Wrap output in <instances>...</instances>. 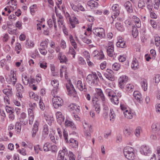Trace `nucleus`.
<instances>
[{
	"label": "nucleus",
	"instance_id": "1",
	"mask_svg": "<svg viewBox=\"0 0 160 160\" xmlns=\"http://www.w3.org/2000/svg\"><path fill=\"white\" fill-rule=\"evenodd\" d=\"M133 149L128 147L125 148L123 150V153L125 157L129 160H133L135 157Z\"/></svg>",
	"mask_w": 160,
	"mask_h": 160
},
{
	"label": "nucleus",
	"instance_id": "2",
	"mask_svg": "<svg viewBox=\"0 0 160 160\" xmlns=\"http://www.w3.org/2000/svg\"><path fill=\"white\" fill-rule=\"evenodd\" d=\"M53 106L55 108H58L59 107L63 105V102L62 99L59 97L54 98L52 99Z\"/></svg>",
	"mask_w": 160,
	"mask_h": 160
},
{
	"label": "nucleus",
	"instance_id": "3",
	"mask_svg": "<svg viewBox=\"0 0 160 160\" xmlns=\"http://www.w3.org/2000/svg\"><path fill=\"white\" fill-rule=\"evenodd\" d=\"M66 87L68 92V94L69 96L75 97L77 92L72 83L69 82L68 84H66Z\"/></svg>",
	"mask_w": 160,
	"mask_h": 160
},
{
	"label": "nucleus",
	"instance_id": "4",
	"mask_svg": "<svg viewBox=\"0 0 160 160\" xmlns=\"http://www.w3.org/2000/svg\"><path fill=\"white\" fill-rule=\"evenodd\" d=\"M140 152L141 154L145 155H148L151 153V151L148 146L143 145L140 147Z\"/></svg>",
	"mask_w": 160,
	"mask_h": 160
},
{
	"label": "nucleus",
	"instance_id": "5",
	"mask_svg": "<svg viewBox=\"0 0 160 160\" xmlns=\"http://www.w3.org/2000/svg\"><path fill=\"white\" fill-rule=\"evenodd\" d=\"M128 80V77L127 76H124L120 77L118 79V85L121 88H124V85Z\"/></svg>",
	"mask_w": 160,
	"mask_h": 160
},
{
	"label": "nucleus",
	"instance_id": "6",
	"mask_svg": "<svg viewBox=\"0 0 160 160\" xmlns=\"http://www.w3.org/2000/svg\"><path fill=\"white\" fill-rule=\"evenodd\" d=\"M107 73H105L104 75L107 78L111 81H114L115 78L113 75V72L111 69H107L106 70Z\"/></svg>",
	"mask_w": 160,
	"mask_h": 160
},
{
	"label": "nucleus",
	"instance_id": "7",
	"mask_svg": "<svg viewBox=\"0 0 160 160\" xmlns=\"http://www.w3.org/2000/svg\"><path fill=\"white\" fill-rule=\"evenodd\" d=\"M114 48L113 43L112 42H110L108 43V46L107 50L108 55L110 57L113 56V52H114Z\"/></svg>",
	"mask_w": 160,
	"mask_h": 160
},
{
	"label": "nucleus",
	"instance_id": "8",
	"mask_svg": "<svg viewBox=\"0 0 160 160\" xmlns=\"http://www.w3.org/2000/svg\"><path fill=\"white\" fill-rule=\"evenodd\" d=\"M124 6L127 12L129 13H131L133 12V9L131 3L129 1L125 3Z\"/></svg>",
	"mask_w": 160,
	"mask_h": 160
},
{
	"label": "nucleus",
	"instance_id": "9",
	"mask_svg": "<svg viewBox=\"0 0 160 160\" xmlns=\"http://www.w3.org/2000/svg\"><path fill=\"white\" fill-rule=\"evenodd\" d=\"M133 96L138 102L141 103L142 102V98L141 96V94L138 91H136L134 92Z\"/></svg>",
	"mask_w": 160,
	"mask_h": 160
},
{
	"label": "nucleus",
	"instance_id": "10",
	"mask_svg": "<svg viewBox=\"0 0 160 160\" xmlns=\"http://www.w3.org/2000/svg\"><path fill=\"white\" fill-rule=\"evenodd\" d=\"M152 131L154 133L158 132L160 130L159 124L154 123L152 125Z\"/></svg>",
	"mask_w": 160,
	"mask_h": 160
},
{
	"label": "nucleus",
	"instance_id": "11",
	"mask_svg": "<svg viewBox=\"0 0 160 160\" xmlns=\"http://www.w3.org/2000/svg\"><path fill=\"white\" fill-rule=\"evenodd\" d=\"M58 58L60 61L61 63H66L68 61L66 57L60 52L58 55Z\"/></svg>",
	"mask_w": 160,
	"mask_h": 160
},
{
	"label": "nucleus",
	"instance_id": "12",
	"mask_svg": "<svg viewBox=\"0 0 160 160\" xmlns=\"http://www.w3.org/2000/svg\"><path fill=\"white\" fill-rule=\"evenodd\" d=\"M56 116L57 118L58 122L60 123L64 122V117L63 116L60 112H58L56 113Z\"/></svg>",
	"mask_w": 160,
	"mask_h": 160
},
{
	"label": "nucleus",
	"instance_id": "13",
	"mask_svg": "<svg viewBox=\"0 0 160 160\" xmlns=\"http://www.w3.org/2000/svg\"><path fill=\"white\" fill-rule=\"evenodd\" d=\"M69 144L73 148H77L78 146V142L77 140H75L72 138L70 139Z\"/></svg>",
	"mask_w": 160,
	"mask_h": 160
},
{
	"label": "nucleus",
	"instance_id": "14",
	"mask_svg": "<svg viewBox=\"0 0 160 160\" xmlns=\"http://www.w3.org/2000/svg\"><path fill=\"white\" fill-rule=\"evenodd\" d=\"M97 96H100V98L103 102L105 101V98L101 89L98 88L96 91Z\"/></svg>",
	"mask_w": 160,
	"mask_h": 160
},
{
	"label": "nucleus",
	"instance_id": "15",
	"mask_svg": "<svg viewBox=\"0 0 160 160\" xmlns=\"http://www.w3.org/2000/svg\"><path fill=\"white\" fill-rule=\"evenodd\" d=\"M98 2L94 0H90L87 2V5L92 9L93 8L97 7L98 6Z\"/></svg>",
	"mask_w": 160,
	"mask_h": 160
},
{
	"label": "nucleus",
	"instance_id": "16",
	"mask_svg": "<svg viewBox=\"0 0 160 160\" xmlns=\"http://www.w3.org/2000/svg\"><path fill=\"white\" fill-rule=\"evenodd\" d=\"M65 124L66 126L71 128L73 130H75L76 129L75 125L72 122L66 119Z\"/></svg>",
	"mask_w": 160,
	"mask_h": 160
},
{
	"label": "nucleus",
	"instance_id": "17",
	"mask_svg": "<svg viewBox=\"0 0 160 160\" xmlns=\"http://www.w3.org/2000/svg\"><path fill=\"white\" fill-rule=\"evenodd\" d=\"M118 5L117 4L113 5L112 7V10L115 12L113 13L115 18L119 14V11L118 10Z\"/></svg>",
	"mask_w": 160,
	"mask_h": 160
},
{
	"label": "nucleus",
	"instance_id": "18",
	"mask_svg": "<svg viewBox=\"0 0 160 160\" xmlns=\"http://www.w3.org/2000/svg\"><path fill=\"white\" fill-rule=\"evenodd\" d=\"M141 84L143 89L144 91H146L148 88V83L147 80L144 79H143L141 82Z\"/></svg>",
	"mask_w": 160,
	"mask_h": 160
},
{
	"label": "nucleus",
	"instance_id": "19",
	"mask_svg": "<svg viewBox=\"0 0 160 160\" xmlns=\"http://www.w3.org/2000/svg\"><path fill=\"white\" fill-rule=\"evenodd\" d=\"M92 74L93 78V84L96 85L98 84V82L99 81V79L95 72H92Z\"/></svg>",
	"mask_w": 160,
	"mask_h": 160
},
{
	"label": "nucleus",
	"instance_id": "20",
	"mask_svg": "<svg viewBox=\"0 0 160 160\" xmlns=\"http://www.w3.org/2000/svg\"><path fill=\"white\" fill-rule=\"evenodd\" d=\"M99 29H100V31L98 32V33L96 35L101 38H104L105 37L104 30L102 28H101Z\"/></svg>",
	"mask_w": 160,
	"mask_h": 160
},
{
	"label": "nucleus",
	"instance_id": "21",
	"mask_svg": "<svg viewBox=\"0 0 160 160\" xmlns=\"http://www.w3.org/2000/svg\"><path fill=\"white\" fill-rule=\"evenodd\" d=\"M112 102H113L114 104H118L119 103L118 99V96L116 95H112V97L110 98Z\"/></svg>",
	"mask_w": 160,
	"mask_h": 160
},
{
	"label": "nucleus",
	"instance_id": "22",
	"mask_svg": "<svg viewBox=\"0 0 160 160\" xmlns=\"http://www.w3.org/2000/svg\"><path fill=\"white\" fill-rule=\"evenodd\" d=\"M132 32L133 37L134 38H136L137 36L138 33V30L134 25L132 26Z\"/></svg>",
	"mask_w": 160,
	"mask_h": 160
},
{
	"label": "nucleus",
	"instance_id": "23",
	"mask_svg": "<svg viewBox=\"0 0 160 160\" xmlns=\"http://www.w3.org/2000/svg\"><path fill=\"white\" fill-rule=\"evenodd\" d=\"M77 86L78 88L81 91H82L83 89H86V88L85 87V86H84V88L83 87V85L82 82L80 80H78L77 82Z\"/></svg>",
	"mask_w": 160,
	"mask_h": 160
},
{
	"label": "nucleus",
	"instance_id": "24",
	"mask_svg": "<svg viewBox=\"0 0 160 160\" xmlns=\"http://www.w3.org/2000/svg\"><path fill=\"white\" fill-rule=\"evenodd\" d=\"M116 45L118 47L124 48L126 47L125 42L122 40H120L116 43Z\"/></svg>",
	"mask_w": 160,
	"mask_h": 160
},
{
	"label": "nucleus",
	"instance_id": "25",
	"mask_svg": "<svg viewBox=\"0 0 160 160\" xmlns=\"http://www.w3.org/2000/svg\"><path fill=\"white\" fill-rule=\"evenodd\" d=\"M58 160H68L65 157L64 154L62 151L59 152Z\"/></svg>",
	"mask_w": 160,
	"mask_h": 160
},
{
	"label": "nucleus",
	"instance_id": "26",
	"mask_svg": "<svg viewBox=\"0 0 160 160\" xmlns=\"http://www.w3.org/2000/svg\"><path fill=\"white\" fill-rule=\"evenodd\" d=\"M18 92H23L24 91V88L22 85L20 83H18L16 86Z\"/></svg>",
	"mask_w": 160,
	"mask_h": 160
},
{
	"label": "nucleus",
	"instance_id": "27",
	"mask_svg": "<svg viewBox=\"0 0 160 160\" xmlns=\"http://www.w3.org/2000/svg\"><path fill=\"white\" fill-rule=\"evenodd\" d=\"M38 130V126L36 124H34L33 125V128L32 129V136L33 138L35 137L36 135V133Z\"/></svg>",
	"mask_w": 160,
	"mask_h": 160
},
{
	"label": "nucleus",
	"instance_id": "28",
	"mask_svg": "<svg viewBox=\"0 0 160 160\" xmlns=\"http://www.w3.org/2000/svg\"><path fill=\"white\" fill-rule=\"evenodd\" d=\"M15 129L17 132V133H20L21 129V123L18 122H17L15 125Z\"/></svg>",
	"mask_w": 160,
	"mask_h": 160
},
{
	"label": "nucleus",
	"instance_id": "29",
	"mask_svg": "<svg viewBox=\"0 0 160 160\" xmlns=\"http://www.w3.org/2000/svg\"><path fill=\"white\" fill-rule=\"evenodd\" d=\"M115 26L119 31L122 32L124 30V28L122 25L120 23H116L115 24Z\"/></svg>",
	"mask_w": 160,
	"mask_h": 160
},
{
	"label": "nucleus",
	"instance_id": "30",
	"mask_svg": "<svg viewBox=\"0 0 160 160\" xmlns=\"http://www.w3.org/2000/svg\"><path fill=\"white\" fill-rule=\"evenodd\" d=\"M51 145L49 142H46L43 145V150L45 152H48L50 150Z\"/></svg>",
	"mask_w": 160,
	"mask_h": 160
},
{
	"label": "nucleus",
	"instance_id": "31",
	"mask_svg": "<svg viewBox=\"0 0 160 160\" xmlns=\"http://www.w3.org/2000/svg\"><path fill=\"white\" fill-rule=\"evenodd\" d=\"M93 78L92 74H89L87 76L86 78L87 81L88 83H91V84H92Z\"/></svg>",
	"mask_w": 160,
	"mask_h": 160
},
{
	"label": "nucleus",
	"instance_id": "32",
	"mask_svg": "<svg viewBox=\"0 0 160 160\" xmlns=\"http://www.w3.org/2000/svg\"><path fill=\"white\" fill-rule=\"evenodd\" d=\"M3 92L7 96L12 95V89H4L3 90Z\"/></svg>",
	"mask_w": 160,
	"mask_h": 160
},
{
	"label": "nucleus",
	"instance_id": "33",
	"mask_svg": "<svg viewBox=\"0 0 160 160\" xmlns=\"http://www.w3.org/2000/svg\"><path fill=\"white\" fill-rule=\"evenodd\" d=\"M85 53H87V56L86 57L88 58L86 59V60L88 63V64L90 67H92L94 65V64L92 62L90 61L89 59L88 58H89L90 57L89 53L86 52H85Z\"/></svg>",
	"mask_w": 160,
	"mask_h": 160
},
{
	"label": "nucleus",
	"instance_id": "34",
	"mask_svg": "<svg viewBox=\"0 0 160 160\" xmlns=\"http://www.w3.org/2000/svg\"><path fill=\"white\" fill-rule=\"evenodd\" d=\"M51 84L53 86L54 88H58L59 82L57 80H53L51 81Z\"/></svg>",
	"mask_w": 160,
	"mask_h": 160
},
{
	"label": "nucleus",
	"instance_id": "35",
	"mask_svg": "<svg viewBox=\"0 0 160 160\" xmlns=\"http://www.w3.org/2000/svg\"><path fill=\"white\" fill-rule=\"evenodd\" d=\"M22 81L23 83L25 85H27L29 82V80L26 76H25L24 77L22 76Z\"/></svg>",
	"mask_w": 160,
	"mask_h": 160
},
{
	"label": "nucleus",
	"instance_id": "36",
	"mask_svg": "<svg viewBox=\"0 0 160 160\" xmlns=\"http://www.w3.org/2000/svg\"><path fill=\"white\" fill-rule=\"evenodd\" d=\"M138 60L136 59H135L132 62L131 67L133 68H138Z\"/></svg>",
	"mask_w": 160,
	"mask_h": 160
},
{
	"label": "nucleus",
	"instance_id": "37",
	"mask_svg": "<svg viewBox=\"0 0 160 160\" xmlns=\"http://www.w3.org/2000/svg\"><path fill=\"white\" fill-rule=\"evenodd\" d=\"M48 41V40L47 39L41 42L40 46L42 47V48H47Z\"/></svg>",
	"mask_w": 160,
	"mask_h": 160
},
{
	"label": "nucleus",
	"instance_id": "38",
	"mask_svg": "<svg viewBox=\"0 0 160 160\" xmlns=\"http://www.w3.org/2000/svg\"><path fill=\"white\" fill-rule=\"evenodd\" d=\"M34 81H35V80L32 78L31 81H30L29 82V86L31 88L32 87V89L34 90H36L37 89V87L35 85L33 84L34 82Z\"/></svg>",
	"mask_w": 160,
	"mask_h": 160
},
{
	"label": "nucleus",
	"instance_id": "39",
	"mask_svg": "<svg viewBox=\"0 0 160 160\" xmlns=\"http://www.w3.org/2000/svg\"><path fill=\"white\" fill-rule=\"evenodd\" d=\"M120 65L117 63H115L112 65V68L115 71H118Z\"/></svg>",
	"mask_w": 160,
	"mask_h": 160
},
{
	"label": "nucleus",
	"instance_id": "40",
	"mask_svg": "<svg viewBox=\"0 0 160 160\" xmlns=\"http://www.w3.org/2000/svg\"><path fill=\"white\" fill-rule=\"evenodd\" d=\"M110 112V120H111L112 119H114V118H115V115L113 109H111Z\"/></svg>",
	"mask_w": 160,
	"mask_h": 160
},
{
	"label": "nucleus",
	"instance_id": "41",
	"mask_svg": "<svg viewBox=\"0 0 160 160\" xmlns=\"http://www.w3.org/2000/svg\"><path fill=\"white\" fill-rule=\"evenodd\" d=\"M155 44L157 47H158L160 44V38L156 37L155 38Z\"/></svg>",
	"mask_w": 160,
	"mask_h": 160
},
{
	"label": "nucleus",
	"instance_id": "42",
	"mask_svg": "<svg viewBox=\"0 0 160 160\" xmlns=\"http://www.w3.org/2000/svg\"><path fill=\"white\" fill-rule=\"evenodd\" d=\"M155 4H154V7L155 9L158 10L160 4V0H154Z\"/></svg>",
	"mask_w": 160,
	"mask_h": 160
},
{
	"label": "nucleus",
	"instance_id": "43",
	"mask_svg": "<svg viewBox=\"0 0 160 160\" xmlns=\"http://www.w3.org/2000/svg\"><path fill=\"white\" fill-rule=\"evenodd\" d=\"M132 132V131L130 129H128V128H126L124 131V134L127 136H129L130 134Z\"/></svg>",
	"mask_w": 160,
	"mask_h": 160
},
{
	"label": "nucleus",
	"instance_id": "44",
	"mask_svg": "<svg viewBox=\"0 0 160 160\" xmlns=\"http://www.w3.org/2000/svg\"><path fill=\"white\" fill-rule=\"evenodd\" d=\"M21 44L20 43H18L15 47V50L17 51V54L19 53L20 51L21 50Z\"/></svg>",
	"mask_w": 160,
	"mask_h": 160
},
{
	"label": "nucleus",
	"instance_id": "45",
	"mask_svg": "<svg viewBox=\"0 0 160 160\" xmlns=\"http://www.w3.org/2000/svg\"><path fill=\"white\" fill-rule=\"evenodd\" d=\"M141 129V127L139 126L137 127L136 129L135 134L137 137H138L140 136V133Z\"/></svg>",
	"mask_w": 160,
	"mask_h": 160
},
{
	"label": "nucleus",
	"instance_id": "46",
	"mask_svg": "<svg viewBox=\"0 0 160 160\" xmlns=\"http://www.w3.org/2000/svg\"><path fill=\"white\" fill-rule=\"evenodd\" d=\"M138 6L139 8L142 9L143 7H145V4L143 1L140 0L138 2Z\"/></svg>",
	"mask_w": 160,
	"mask_h": 160
},
{
	"label": "nucleus",
	"instance_id": "47",
	"mask_svg": "<svg viewBox=\"0 0 160 160\" xmlns=\"http://www.w3.org/2000/svg\"><path fill=\"white\" fill-rule=\"evenodd\" d=\"M63 136L64 137V139H65L66 142L68 143H69V141L68 140V133L66 131H65V130H64L63 131Z\"/></svg>",
	"mask_w": 160,
	"mask_h": 160
},
{
	"label": "nucleus",
	"instance_id": "48",
	"mask_svg": "<svg viewBox=\"0 0 160 160\" xmlns=\"http://www.w3.org/2000/svg\"><path fill=\"white\" fill-rule=\"evenodd\" d=\"M69 52L73 55V58H75L76 52L74 49L72 48H70Z\"/></svg>",
	"mask_w": 160,
	"mask_h": 160
},
{
	"label": "nucleus",
	"instance_id": "49",
	"mask_svg": "<svg viewBox=\"0 0 160 160\" xmlns=\"http://www.w3.org/2000/svg\"><path fill=\"white\" fill-rule=\"evenodd\" d=\"M39 105L40 108L42 110H44V104L42 102V99L40 98V99L39 102Z\"/></svg>",
	"mask_w": 160,
	"mask_h": 160
},
{
	"label": "nucleus",
	"instance_id": "50",
	"mask_svg": "<svg viewBox=\"0 0 160 160\" xmlns=\"http://www.w3.org/2000/svg\"><path fill=\"white\" fill-rule=\"evenodd\" d=\"M50 148H51L50 150H51L52 152H57V147L56 145H53L51 146Z\"/></svg>",
	"mask_w": 160,
	"mask_h": 160
},
{
	"label": "nucleus",
	"instance_id": "51",
	"mask_svg": "<svg viewBox=\"0 0 160 160\" xmlns=\"http://www.w3.org/2000/svg\"><path fill=\"white\" fill-rule=\"evenodd\" d=\"M98 98L96 97H93L92 98V102L93 105L94 107H95V105L97 104H98Z\"/></svg>",
	"mask_w": 160,
	"mask_h": 160
},
{
	"label": "nucleus",
	"instance_id": "52",
	"mask_svg": "<svg viewBox=\"0 0 160 160\" xmlns=\"http://www.w3.org/2000/svg\"><path fill=\"white\" fill-rule=\"evenodd\" d=\"M118 60L120 62H123L126 60V56L125 55L120 56L118 58Z\"/></svg>",
	"mask_w": 160,
	"mask_h": 160
},
{
	"label": "nucleus",
	"instance_id": "53",
	"mask_svg": "<svg viewBox=\"0 0 160 160\" xmlns=\"http://www.w3.org/2000/svg\"><path fill=\"white\" fill-rule=\"evenodd\" d=\"M82 40L84 42L87 44H89L91 43V40L86 37H84L83 38Z\"/></svg>",
	"mask_w": 160,
	"mask_h": 160
},
{
	"label": "nucleus",
	"instance_id": "54",
	"mask_svg": "<svg viewBox=\"0 0 160 160\" xmlns=\"http://www.w3.org/2000/svg\"><path fill=\"white\" fill-rule=\"evenodd\" d=\"M43 132L46 134H48V126L47 125H45L44 126Z\"/></svg>",
	"mask_w": 160,
	"mask_h": 160
},
{
	"label": "nucleus",
	"instance_id": "55",
	"mask_svg": "<svg viewBox=\"0 0 160 160\" xmlns=\"http://www.w3.org/2000/svg\"><path fill=\"white\" fill-rule=\"evenodd\" d=\"M154 79L155 80L156 83H158L160 81V75L159 74L156 75Z\"/></svg>",
	"mask_w": 160,
	"mask_h": 160
},
{
	"label": "nucleus",
	"instance_id": "56",
	"mask_svg": "<svg viewBox=\"0 0 160 160\" xmlns=\"http://www.w3.org/2000/svg\"><path fill=\"white\" fill-rule=\"evenodd\" d=\"M95 110L96 112L99 113L100 111V106L99 104H97L95 105Z\"/></svg>",
	"mask_w": 160,
	"mask_h": 160
},
{
	"label": "nucleus",
	"instance_id": "57",
	"mask_svg": "<svg viewBox=\"0 0 160 160\" xmlns=\"http://www.w3.org/2000/svg\"><path fill=\"white\" fill-rule=\"evenodd\" d=\"M33 110V108H29L28 110V114L29 115L30 114H31L30 115V118H32V119H33V118H34V116L32 114Z\"/></svg>",
	"mask_w": 160,
	"mask_h": 160
},
{
	"label": "nucleus",
	"instance_id": "58",
	"mask_svg": "<svg viewBox=\"0 0 160 160\" xmlns=\"http://www.w3.org/2000/svg\"><path fill=\"white\" fill-rule=\"evenodd\" d=\"M79 61V64L82 65H84L86 63L85 61L83 58L82 57H80L78 58Z\"/></svg>",
	"mask_w": 160,
	"mask_h": 160
},
{
	"label": "nucleus",
	"instance_id": "59",
	"mask_svg": "<svg viewBox=\"0 0 160 160\" xmlns=\"http://www.w3.org/2000/svg\"><path fill=\"white\" fill-rule=\"evenodd\" d=\"M40 66L41 68L45 69L47 67V63L43 62H40Z\"/></svg>",
	"mask_w": 160,
	"mask_h": 160
},
{
	"label": "nucleus",
	"instance_id": "60",
	"mask_svg": "<svg viewBox=\"0 0 160 160\" xmlns=\"http://www.w3.org/2000/svg\"><path fill=\"white\" fill-rule=\"evenodd\" d=\"M45 48H40L39 51L41 54L45 55L47 53V51L45 50Z\"/></svg>",
	"mask_w": 160,
	"mask_h": 160
},
{
	"label": "nucleus",
	"instance_id": "61",
	"mask_svg": "<svg viewBox=\"0 0 160 160\" xmlns=\"http://www.w3.org/2000/svg\"><path fill=\"white\" fill-rule=\"evenodd\" d=\"M70 42L72 46H73L74 48L75 49H76L77 48V44L74 39L72 40H70Z\"/></svg>",
	"mask_w": 160,
	"mask_h": 160
},
{
	"label": "nucleus",
	"instance_id": "62",
	"mask_svg": "<svg viewBox=\"0 0 160 160\" xmlns=\"http://www.w3.org/2000/svg\"><path fill=\"white\" fill-rule=\"evenodd\" d=\"M87 20L90 22H93L94 20V18L93 17L90 15H89L87 16Z\"/></svg>",
	"mask_w": 160,
	"mask_h": 160
},
{
	"label": "nucleus",
	"instance_id": "63",
	"mask_svg": "<svg viewBox=\"0 0 160 160\" xmlns=\"http://www.w3.org/2000/svg\"><path fill=\"white\" fill-rule=\"evenodd\" d=\"M68 156L69 157L70 160H71L72 159H75V158L74 157V155L72 152H69V154L68 155Z\"/></svg>",
	"mask_w": 160,
	"mask_h": 160
},
{
	"label": "nucleus",
	"instance_id": "64",
	"mask_svg": "<svg viewBox=\"0 0 160 160\" xmlns=\"http://www.w3.org/2000/svg\"><path fill=\"white\" fill-rule=\"evenodd\" d=\"M151 23L152 25V27L154 28H156L157 25L156 24V22H155L154 20H151Z\"/></svg>",
	"mask_w": 160,
	"mask_h": 160
}]
</instances>
